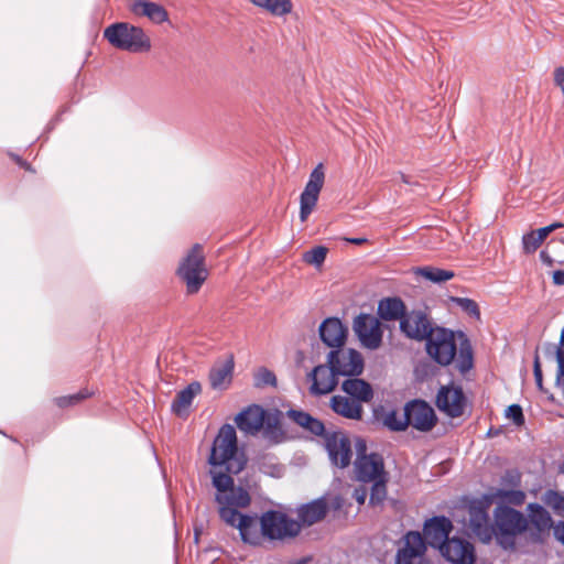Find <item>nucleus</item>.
<instances>
[{"mask_svg": "<svg viewBox=\"0 0 564 564\" xmlns=\"http://www.w3.org/2000/svg\"><path fill=\"white\" fill-rule=\"evenodd\" d=\"M554 82L558 86L564 95V67H557L554 70Z\"/></svg>", "mask_w": 564, "mask_h": 564, "instance_id": "50", "label": "nucleus"}, {"mask_svg": "<svg viewBox=\"0 0 564 564\" xmlns=\"http://www.w3.org/2000/svg\"><path fill=\"white\" fill-rule=\"evenodd\" d=\"M346 240L354 245H362L367 241L366 238H347Z\"/></svg>", "mask_w": 564, "mask_h": 564, "instance_id": "55", "label": "nucleus"}, {"mask_svg": "<svg viewBox=\"0 0 564 564\" xmlns=\"http://www.w3.org/2000/svg\"><path fill=\"white\" fill-rule=\"evenodd\" d=\"M436 406L451 417H458L464 414L466 397L460 387L443 386L436 395Z\"/></svg>", "mask_w": 564, "mask_h": 564, "instance_id": "16", "label": "nucleus"}, {"mask_svg": "<svg viewBox=\"0 0 564 564\" xmlns=\"http://www.w3.org/2000/svg\"><path fill=\"white\" fill-rule=\"evenodd\" d=\"M178 275L186 283L188 293L194 294L199 291L208 276L200 245H194L185 259L181 262Z\"/></svg>", "mask_w": 564, "mask_h": 564, "instance_id": "6", "label": "nucleus"}, {"mask_svg": "<svg viewBox=\"0 0 564 564\" xmlns=\"http://www.w3.org/2000/svg\"><path fill=\"white\" fill-rule=\"evenodd\" d=\"M104 37L116 48L131 53L148 52L151 42L144 31L127 22L110 24L104 30Z\"/></svg>", "mask_w": 564, "mask_h": 564, "instance_id": "3", "label": "nucleus"}, {"mask_svg": "<svg viewBox=\"0 0 564 564\" xmlns=\"http://www.w3.org/2000/svg\"><path fill=\"white\" fill-rule=\"evenodd\" d=\"M324 437L332 464L339 468L349 466L352 455L350 440L340 432L326 433Z\"/></svg>", "mask_w": 564, "mask_h": 564, "instance_id": "15", "label": "nucleus"}, {"mask_svg": "<svg viewBox=\"0 0 564 564\" xmlns=\"http://www.w3.org/2000/svg\"><path fill=\"white\" fill-rule=\"evenodd\" d=\"M288 417L291 419L299 426L303 427L307 432L322 436L325 435V425L318 419L312 416L310 413L299 410H289Z\"/></svg>", "mask_w": 564, "mask_h": 564, "instance_id": "31", "label": "nucleus"}, {"mask_svg": "<svg viewBox=\"0 0 564 564\" xmlns=\"http://www.w3.org/2000/svg\"><path fill=\"white\" fill-rule=\"evenodd\" d=\"M459 338L460 344L457 368L462 373H465L469 371L473 367V351L469 340L467 339L464 333H459Z\"/></svg>", "mask_w": 564, "mask_h": 564, "instance_id": "36", "label": "nucleus"}, {"mask_svg": "<svg viewBox=\"0 0 564 564\" xmlns=\"http://www.w3.org/2000/svg\"><path fill=\"white\" fill-rule=\"evenodd\" d=\"M358 455L355 460L356 478L361 482H370L381 476H386L384 462L380 454H365L366 444L359 440L357 443Z\"/></svg>", "mask_w": 564, "mask_h": 564, "instance_id": "10", "label": "nucleus"}, {"mask_svg": "<svg viewBox=\"0 0 564 564\" xmlns=\"http://www.w3.org/2000/svg\"><path fill=\"white\" fill-rule=\"evenodd\" d=\"M308 379L312 382L310 393L315 397L330 393L338 384V375L327 362L315 366L308 373Z\"/></svg>", "mask_w": 564, "mask_h": 564, "instance_id": "19", "label": "nucleus"}, {"mask_svg": "<svg viewBox=\"0 0 564 564\" xmlns=\"http://www.w3.org/2000/svg\"><path fill=\"white\" fill-rule=\"evenodd\" d=\"M417 273L425 278L429 281L434 283H441L451 280L454 276L453 271L434 268V267H423L417 269Z\"/></svg>", "mask_w": 564, "mask_h": 564, "instance_id": "38", "label": "nucleus"}, {"mask_svg": "<svg viewBox=\"0 0 564 564\" xmlns=\"http://www.w3.org/2000/svg\"><path fill=\"white\" fill-rule=\"evenodd\" d=\"M260 527L263 538L269 540L292 539L301 532V524L289 518L285 513L276 510H269L260 517Z\"/></svg>", "mask_w": 564, "mask_h": 564, "instance_id": "5", "label": "nucleus"}, {"mask_svg": "<svg viewBox=\"0 0 564 564\" xmlns=\"http://www.w3.org/2000/svg\"><path fill=\"white\" fill-rule=\"evenodd\" d=\"M496 498L502 502H507L513 506H521L524 502L525 494L522 490H505L498 489L495 495Z\"/></svg>", "mask_w": 564, "mask_h": 564, "instance_id": "40", "label": "nucleus"}, {"mask_svg": "<svg viewBox=\"0 0 564 564\" xmlns=\"http://www.w3.org/2000/svg\"><path fill=\"white\" fill-rule=\"evenodd\" d=\"M533 373L538 388L542 390V369L538 355L534 357Z\"/></svg>", "mask_w": 564, "mask_h": 564, "instance_id": "49", "label": "nucleus"}, {"mask_svg": "<svg viewBox=\"0 0 564 564\" xmlns=\"http://www.w3.org/2000/svg\"><path fill=\"white\" fill-rule=\"evenodd\" d=\"M555 285H564V270H556L552 275Z\"/></svg>", "mask_w": 564, "mask_h": 564, "instance_id": "53", "label": "nucleus"}, {"mask_svg": "<svg viewBox=\"0 0 564 564\" xmlns=\"http://www.w3.org/2000/svg\"><path fill=\"white\" fill-rule=\"evenodd\" d=\"M453 530L452 521L444 517H433L425 521L423 527V539L425 544L434 549H440L448 539Z\"/></svg>", "mask_w": 564, "mask_h": 564, "instance_id": "21", "label": "nucleus"}, {"mask_svg": "<svg viewBox=\"0 0 564 564\" xmlns=\"http://www.w3.org/2000/svg\"><path fill=\"white\" fill-rule=\"evenodd\" d=\"M426 352L438 365H451L457 352L454 332L444 327H435L426 339Z\"/></svg>", "mask_w": 564, "mask_h": 564, "instance_id": "7", "label": "nucleus"}, {"mask_svg": "<svg viewBox=\"0 0 564 564\" xmlns=\"http://www.w3.org/2000/svg\"><path fill=\"white\" fill-rule=\"evenodd\" d=\"M131 11L135 15L147 17L158 24L163 23L169 19L166 10L162 6L151 1L134 0L131 4Z\"/></svg>", "mask_w": 564, "mask_h": 564, "instance_id": "29", "label": "nucleus"}, {"mask_svg": "<svg viewBox=\"0 0 564 564\" xmlns=\"http://www.w3.org/2000/svg\"><path fill=\"white\" fill-rule=\"evenodd\" d=\"M234 357L229 356L226 360L216 362L209 371V382L213 389H226L231 382L234 372Z\"/></svg>", "mask_w": 564, "mask_h": 564, "instance_id": "27", "label": "nucleus"}, {"mask_svg": "<svg viewBox=\"0 0 564 564\" xmlns=\"http://www.w3.org/2000/svg\"><path fill=\"white\" fill-rule=\"evenodd\" d=\"M544 350L546 355L555 356L557 361V371H556V384H561V378L564 377V326L561 332L560 343L557 346L553 344H545Z\"/></svg>", "mask_w": 564, "mask_h": 564, "instance_id": "34", "label": "nucleus"}, {"mask_svg": "<svg viewBox=\"0 0 564 564\" xmlns=\"http://www.w3.org/2000/svg\"><path fill=\"white\" fill-rule=\"evenodd\" d=\"M327 510L328 507L324 499H316L305 503L297 509L299 523L301 525H312L323 520L327 514Z\"/></svg>", "mask_w": 564, "mask_h": 564, "instance_id": "28", "label": "nucleus"}, {"mask_svg": "<svg viewBox=\"0 0 564 564\" xmlns=\"http://www.w3.org/2000/svg\"><path fill=\"white\" fill-rule=\"evenodd\" d=\"M506 416L511 419L516 425L524 423L522 408L519 404H511L506 410Z\"/></svg>", "mask_w": 564, "mask_h": 564, "instance_id": "46", "label": "nucleus"}, {"mask_svg": "<svg viewBox=\"0 0 564 564\" xmlns=\"http://www.w3.org/2000/svg\"><path fill=\"white\" fill-rule=\"evenodd\" d=\"M238 442L236 430L230 424L220 427L214 440L208 463L212 467H224L232 474L240 473L246 462L238 457Z\"/></svg>", "mask_w": 564, "mask_h": 564, "instance_id": "1", "label": "nucleus"}, {"mask_svg": "<svg viewBox=\"0 0 564 564\" xmlns=\"http://www.w3.org/2000/svg\"><path fill=\"white\" fill-rule=\"evenodd\" d=\"M330 409L345 419L360 421L364 415V406L347 395H333L330 399Z\"/></svg>", "mask_w": 564, "mask_h": 564, "instance_id": "25", "label": "nucleus"}, {"mask_svg": "<svg viewBox=\"0 0 564 564\" xmlns=\"http://www.w3.org/2000/svg\"><path fill=\"white\" fill-rule=\"evenodd\" d=\"M202 392V386L198 381L191 382L185 389L177 392L172 402L171 409L177 414H184L191 406L193 399Z\"/></svg>", "mask_w": 564, "mask_h": 564, "instance_id": "30", "label": "nucleus"}, {"mask_svg": "<svg viewBox=\"0 0 564 564\" xmlns=\"http://www.w3.org/2000/svg\"><path fill=\"white\" fill-rule=\"evenodd\" d=\"M541 241L536 238L534 230L523 235L522 248L525 253H533L541 246Z\"/></svg>", "mask_w": 564, "mask_h": 564, "instance_id": "45", "label": "nucleus"}, {"mask_svg": "<svg viewBox=\"0 0 564 564\" xmlns=\"http://www.w3.org/2000/svg\"><path fill=\"white\" fill-rule=\"evenodd\" d=\"M354 498L359 505H364L367 498V489L364 487L356 488L354 491Z\"/></svg>", "mask_w": 564, "mask_h": 564, "instance_id": "51", "label": "nucleus"}, {"mask_svg": "<svg viewBox=\"0 0 564 564\" xmlns=\"http://www.w3.org/2000/svg\"><path fill=\"white\" fill-rule=\"evenodd\" d=\"M452 301L468 315L476 318L480 317L478 304L474 300L467 297H453Z\"/></svg>", "mask_w": 564, "mask_h": 564, "instance_id": "43", "label": "nucleus"}, {"mask_svg": "<svg viewBox=\"0 0 564 564\" xmlns=\"http://www.w3.org/2000/svg\"><path fill=\"white\" fill-rule=\"evenodd\" d=\"M327 364L333 367V371L338 377H358L362 373L365 366L361 354L354 348L345 347V345L328 352Z\"/></svg>", "mask_w": 564, "mask_h": 564, "instance_id": "9", "label": "nucleus"}, {"mask_svg": "<svg viewBox=\"0 0 564 564\" xmlns=\"http://www.w3.org/2000/svg\"><path fill=\"white\" fill-rule=\"evenodd\" d=\"M438 550L453 564H473L475 562L474 545L465 539L448 538Z\"/></svg>", "mask_w": 564, "mask_h": 564, "instance_id": "20", "label": "nucleus"}, {"mask_svg": "<svg viewBox=\"0 0 564 564\" xmlns=\"http://www.w3.org/2000/svg\"><path fill=\"white\" fill-rule=\"evenodd\" d=\"M341 390L348 398L358 401L359 404L369 403L373 399L371 384L357 377L348 378L341 383Z\"/></svg>", "mask_w": 564, "mask_h": 564, "instance_id": "26", "label": "nucleus"}, {"mask_svg": "<svg viewBox=\"0 0 564 564\" xmlns=\"http://www.w3.org/2000/svg\"><path fill=\"white\" fill-rule=\"evenodd\" d=\"M232 473L227 471L224 467H213L210 476L213 486L218 494L215 497L220 508H246L250 505L251 498L249 492L242 487H235Z\"/></svg>", "mask_w": 564, "mask_h": 564, "instance_id": "4", "label": "nucleus"}, {"mask_svg": "<svg viewBox=\"0 0 564 564\" xmlns=\"http://www.w3.org/2000/svg\"><path fill=\"white\" fill-rule=\"evenodd\" d=\"M494 534L498 544L505 550H513L516 536L528 529V519L522 512L508 507L498 506L494 513Z\"/></svg>", "mask_w": 564, "mask_h": 564, "instance_id": "2", "label": "nucleus"}, {"mask_svg": "<svg viewBox=\"0 0 564 564\" xmlns=\"http://www.w3.org/2000/svg\"><path fill=\"white\" fill-rule=\"evenodd\" d=\"M409 425L421 432L431 431L436 424V416L432 406L423 400H413L405 404Z\"/></svg>", "mask_w": 564, "mask_h": 564, "instance_id": "18", "label": "nucleus"}, {"mask_svg": "<svg viewBox=\"0 0 564 564\" xmlns=\"http://www.w3.org/2000/svg\"><path fill=\"white\" fill-rule=\"evenodd\" d=\"M318 332L322 341L334 349L345 345L348 329L339 318L328 317L321 324Z\"/></svg>", "mask_w": 564, "mask_h": 564, "instance_id": "23", "label": "nucleus"}, {"mask_svg": "<svg viewBox=\"0 0 564 564\" xmlns=\"http://www.w3.org/2000/svg\"><path fill=\"white\" fill-rule=\"evenodd\" d=\"M378 313L379 316L384 321H401L402 316L406 312L402 300L399 297H388L379 302Z\"/></svg>", "mask_w": 564, "mask_h": 564, "instance_id": "32", "label": "nucleus"}, {"mask_svg": "<svg viewBox=\"0 0 564 564\" xmlns=\"http://www.w3.org/2000/svg\"><path fill=\"white\" fill-rule=\"evenodd\" d=\"M238 508H220L219 517L228 525L237 528L245 543L258 545L263 538L260 519L256 516L242 514Z\"/></svg>", "mask_w": 564, "mask_h": 564, "instance_id": "8", "label": "nucleus"}, {"mask_svg": "<svg viewBox=\"0 0 564 564\" xmlns=\"http://www.w3.org/2000/svg\"><path fill=\"white\" fill-rule=\"evenodd\" d=\"M352 329L362 347L376 350L381 346L383 332L377 317L361 313L355 317Z\"/></svg>", "mask_w": 564, "mask_h": 564, "instance_id": "11", "label": "nucleus"}, {"mask_svg": "<svg viewBox=\"0 0 564 564\" xmlns=\"http://www.w3.org/2000/svg\"><path fill=\"white\" fill-rule=\"evenodd\" d=\"M261 430L263 432V437L270 442L280 443L283 440V432L275 415L268 414L265 423Z\"/></svg>", "mask_w": 564, "mask_h": 564, "instance_id": "37", "label": "nucleus"}, {"mask_svg": "<svg viewBox=\"0 0 564 564\" xmlns=\"http://www.w3.org/2000/svg\"><path fill=\"white\" fill-rule=\"evenodd\" d=\"M401 178H402V182H404V183H406V184H409V183H410V182H409V180H408V177H406L405 175H403V174H402V175H401Z\"/></svg>", "mask_w": 564, "mask_h": 564, "instance_id": "56", "label": "nucleus"}, {"mask_svg": "<svg viewBox=\"0 0 564 564\" xmlns=\"http://www.w3.org/2000/svg\"><path fill=\"white\" fill-rule=\"evenodd\" d=\"M369 502L372 506L381 505L387 497V475L371 480Z\"/></svg>", "mask_w": 564, "mask_h": 564, "instance_id": "39", "label": "nucleus"}, {"mask_svg": "<svg viewBox=\"0 0 564 564\" xmlns=\"http://www.w3.org/2000/svg\"><path fill=\"white\" fill-rule=\"evenodd\" d=\"M383 425L393 432L405 431L409 426L405 409L402 413L398 410L388 411L383 416Z\"/></svg>", "mask_w": 564, "mask_h": 564, "instance_id": "35", "label": "nucleus"}, {"mask_svg": "<svg viewBox=\"0 0 564 564\" xmlns=\"http://www.w3.org/2000/svg\"><path fill=\"white\" fill-rule=\"evenodd\" d=\"M253 6L269 12L273 17H284L292 12L291 0H249Z\"/></svg>", "mask_w": 564, "mask_h": 564, "instance_id": "33", "label": "nucleus"}, {"mask_svg": "<svg viewBox=\"0 0 564 564\" xmlns=\"http://www.w3.org/2000/svg\"><path fill=\"white\" fill-rule=\"evenodd\" d=\"M254 386L258 388L271 386H276V377L275 375L267 369V368H260L258 372L254 375Z\"/></svg>", "mask_w": 564, "mask_h": 564, "instance_id": "44", "label": "nucleus"}, {"mask_svg": "<svg viewBox=\"0 0 564 564\" xmlns=\"http://www.w3.org/2000/svg\"><path fill=\"white\" fill-rule=\"evenodd\" d=\"M554 535L564 545V521H560L555 525Z\"/></svg>", "mask_w": 564, "mask_h": 564, "instance_id": "52", "label": "nucleus"}, {"mask_svg": "<svg viewBox=\"0 0 564 564\" xmlns=\"http://www.w3.org/2000/svg\"><path fill=\"white\" fill-rule=\"evenodd\" d=\"M268 414L262 406L252 404L238 413L235 422L242 433L256 435L263 427Z\"/></svg>", "mask_w": 564, "mask_h": 564, "instance_id": "22", "label": "nucleus"}, {"mask_svg": "<svg viewBox=\"0 0 564 564\" xmlns=\"http://www.w3.org/2000/svg\"><path fill=\"white\" fill-rule=\"evenodd\" d=\"M327 251L326 247H314L313 249L304 252L303 261L315 267H321L326 259Z\"/></svg>", "mask_w": 564, "mask_h": 564, "instance_id": "41", "label": "nucleus"}, {"mask_svg": "<svg viewBox=\"0 0 564 564\" xmlns=\"http://www.w3.org/2000/svg\"><path fill=\"white\" fill-rule=\"evenodd\" d=\"M529 519L535 532L531 533L532 540L535 542L542 541V535L545 534L553 525L550 512L539 503H530L528 506Z\"/></svg>", "mask_w": 564, "mask_h": 564, "instance_id": "24", "label": "nucleus"}, {"mask_svg": "<svg viewBox=\"0 0 564 564\" xmlns=\"http://www.w3.org/2000/svg\"><path fill=\"white\" fill-rule=\"evenodd\" d=\"M325 181V171L322 163L311 172L308 181L300 196V219L305 221L314 210Z\"/></svg>", "mask_w": 564, "mask_h": 564, "instance_id": "12", "label": "nucleus"}, {"mask_svg": "<svg viewBox=\"0 0 564 564\" xmlns=\"http://www.w3.org/2000/svg\"><path fill=\"white\" fill-rule=\"evenodd\" d=\"M563 227L562 223H553L549 226L539 228L538 230H534V234L536 235V238L543 242L544 239L555 229Z\"/></svg>", "mask_w": 564, "mask_h": 564, "instance_id": "48", "label": "nucleus"}, {"mask_svg": "<svg viewBox=\"0 0 564 564\" xmlns=\"http://www.w3.org/2000/svg\"><path fill=\"white\" fill-rule=\"evenodd\" d=\"M426 544L417 531H409L403 538V545L398 550L395 564H432L425 556Z\"/></svg>", "mask_w": 564, "mask_h": 564, "instance_id": "13", "label": "nucleus"}, {"mask_svg": "<svg viewBox=\"0 0 564 564\" xmlns=\"http://www.w3.org/2000/svg\"><path fill=\"white\" fill-rule=\"evenodd\" d=\"M468 524L471 531L481 541L488 542L494 534L489 523L488 503L482 500H474L468 506Z\"/></svg>", "mask_w": 564, "mask_h": 564, "instance_id": "17", "label": "nucleus"}, {"mask_svg": "<svg viewBox=\"0 0 564 564\" xmlns=\"http://www.w3.org/2000/svg\"><path fill=\"white\" fill-rule=\"evenodd\" d=\"M434 329L429 316L422 311L408 312L400 321V330L408 338L417 341L426 340Z\"/></svg>", "mask_w": 564, "mask_h": 564, "instance_id": "14", "label": "nucleus"}, {"mask_svg": "<svg viewBox=\"0 0 564 564\" xmlns=\"http://www.w3.org/2000/svg\"><path fill=\"white\" fill-rule=\"evenodd\" d=\"M540 259L544 264L550 265V267L553 265V263H554L553 258L545 250H542L540 252Z\"/></svg>", "mask_w": 564, "mask_h": 564, "instance_id": "54", "label": "nucleus"}, {"mask_svg": "<svg viewBox=\"0 0 564 564\" xmlns=\"http://www.w3.org/2000/svg\"><path fill=\"white\" fill-rule=\"evenodd\" d=\"M89 394L87 392H79L72 395H65L56 399V403L61 408H65L68 405H73L78 403L79 401L86 399Z\"/></svg>", "mask_w": 564, "mask_h": 564, "instance_id": "47", "label": "nucleus"}, {"mask_svg": "<svg viewBox=\"0 0 564 564\" xmlns=\"http://www.w3.org/2000/svg\"><path fill=\"white\" fill-rule=\"evenodd\" d=\"M544 502L560 516L564 514V497L554 490L545 492Z\"/></svg>", "mask_w": 564, "mask_h": 564, "instance_id": "42", "label": "nucleus"}]
</instances>
